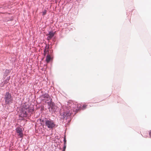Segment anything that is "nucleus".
<instances>
[{"label":"nucleus","instance_id":"nucleus-10","mask_svg":"<svg viewBox=\"0 0 151 151\" xmlns=\"http://www.w3.org/2000/svg\"><path fill=\"white\" fill-rule=\"evenodd\" d=\"M47 118H43L40 119V120L41 122V125H45V122L46 120H47Z\"/></svg>","mask_w":151,"mask_h":151},{"label":"nucleus","instance_id":"nucleus-20","mask_svg":"<svg viewBox=\"0 0 151 151\" xmlns=\"http://www.w3.org/2000/svg\"><path fill=\"white\" fill-rule=\"evenodd\" d=\"M8 82V81H6V80L4 81V83L5 84H7Z\"/></svg>","mask_w":151,"mask_h":151},{"label":"nucleus","instance_id":"nucleus-2","mask_svg":"<svg viewBox=\"0 0 151 151\" xmlns=\"http://www.w3.org/2000/svg\"><path fill=\"white\" fill-rule=\"evenodd\" d=\"M60 118L63 120L68 119V122H70L72 118L71 112L69 111H64L62 112H60Z\"/></svg>","mask_w":151,"mask_h":151},{"label":"nucleus","instance_id":"nucleus-21","mask_svg":"<svg viewBox=\"0 0 151 151\" xmlns=\"http://www.w3.org/2000/svg\"><path fill=\"white\" fill-rule=\"evenodd\" d=\"M62 151H65V150L63 149Z\"/></svg>","mask_w":151,"mask_h":151},{"label":"nucleus","instance_id":"nucleus-8","mask_svg":"<svg viewBox=\"0 0 151 151\" xmlns=\"http://www.w3.org/2000/svg\"><path fill=\"white\" fill-rule=\"evenodd\" d=\"M77 105L76 104H74V103L72 102L71 103L68 102V106L70 107V108L71 109V108L75 109V110L76 111V112H77L79 109L78 108L76 109V108L77 107Z\"/></svg>","mask_w":151,"mask_h":151},{"label":"nucleus","instance_id":"nucleus-22","mask_svg":"<svg viewBox=\"0 0 151 151\" xmlns=\"http://www.w3.org/2000/svg\"><path fill=\"white\" fill-rule=\"evenodd\" d=\"M70 109V108L68 109ZM68 111H70V110H68Z\"/></svg>","mask_w":151,"mask_h":151},{"label":"nucleus","instance_id":"nucleus-16","mask_svg":"<svg viewBox=\"0 0 151 151\" xmlns=\"http://www.w3.org/2000/svg\"><path fill=\"white\" fill-rule=\"evenodd\" d=\"M10 78V76L7 77V78L6 80V81H8L9 80Z\"/></svg>","mask_w":151,"mask_h":151},{"label":"nucleus","instance_id":"nucleus-3","mask_svg":"<svg viewBox=\"0 0 151 151\" xmlns=\"http://www.w3.org/2000/svg\"><path fill=\"white\" fill-rule=\"evenodd\" d=\"M4 99L6 104L10 105L13 101V98L11 93L6 92L4 96Z\"/></svg>","mask_w":151,"mask_h":151},{"label":"nucleus","instance_id":"nucleus-11","mask_svg":"<svg viewBox=\"0 0 151 151\" xmlns=\"http://www.w3.org/2000/svg\"><path fill=\"white\" fill-rule=\"evenodd\" d=\"M51 57L50 55H47L46 57V61L47 63H48L50 62L51 60Z\"/></svg>","mask_w":151,"mask_h":151},{"label":"nucleus","instance_id":"nucleus-7","mask_svg":"<svg viewBox=\"0 0 151 151\" xmlns=\"http://www.w3.org/2000/svg\"><path fill=\"white\" fill-rule=\"evenodd\" d=\"M16 132L18 134V136L20 138H22L23 137V131L22 128L19 127L15 129Z\"/></svg>","mask_w":151,"mask_h":151},{"label":"nucleus","instance_id":"nucleus-9","mask_svg":"<svg viewBox=\"0 0 151 151\" xmlns=\"http://www.w3.org/2000/svg\"><path fill=\"white\" fill-rule=\"evenodd\" d=\"M55 32H53V31H50L49 32V33L47 35H48L47 37V39L48 40H50L52 38V37L54 36Z\"/></svg>","mask_w":151,"mask_h":151},{"label":"nucleus","instance_id":"nucleus-15","mask_svg":"<svg viewBox=\"0 0 151 151\" xmlns=\"http://www.w3.org/2000/svg\"><path fill=\"white\" fill-rule=\"evenodd\" d=\"M46 47H47V46H46L45 47V48L44 49V53L45 55V54L46 53Z\"/></svg>","mask_w":151,"mask_h":151},{"label":"nucleus","instance_id":"nucleus-17","mask_svg":"<svg viewBox=\"0 0 151 151\" xmlns=\"http://www.w3.org/2000/svg\"><path fill=\"white\" fill-rule=\"evenodd\" d=\"M66 145H65V144H64V145L63 146V149L65 150L66 148Z\"/></svg>","mask_w":151,"mask_h":151},{"label":"nucleus","instance_id":"nucleus-5","mask_svg":"<svg viewBox=\"0 0 151 151\" xmlns=\"http://www.w3.org/2000/svg\"><path fill=\"white\" fill-rule=\"evenodd\" d=\"M50 100L49 102H47L48 105L49 106V110L50 111L51 110L52 112H54L55 111L54 104L52 102V99H51Z\"/></svg>","mask_w":151,"mask_h":151},{"label":"nucleus","instance_id":"nucleus-13","mask_svg":"<svg viewBox=\"0 0 151 151\" xmlns=\"http://www.w3.org/2000/svg\"><path fill=\"white\" fill-rule=\"evenodd\" d=\"M63 142L64 144H65V145H66V140L65 136L64 137L63 139Z\"/></svg>","mask_w":151,"mask_h":151},{"label":"nucleus","instance_id":"nucleus-19","mask_svg":"<svg viewBox=\"0 0 151 151\" xmlns=\"http://www.w3.org/2000/svg\"><path fill=\"white\" fill-rule=\"evenodd\" d=\"M149 135H150V137H151V130L149 132Z\"/></svg>","mask_w":151,"mask_h":151},{"label":"nucleus","instance_id":"nucleus-12","mask_svg":"<svg viewBox=\"0 0 151 151\" xmlns=\"http://www.w3.org/2000/svg\"><path fill=\"white\" fill-rule=\"evenodd\" d=\"M9 73V70H6L4 73V75L6 76Z\"/></svg>","mask_w":151,"mask_h":151},{"label":"nucleus","instance_id":"nucleus-18","mask_svg":"<svg viewBox=\"0 0 151 151\" xmlns=\"http://www.w3.org/2000/svg\"><path fill=\"white\" fill-rule=\"evenodd\" d=\"M87 106L86 105H83L82 106V107L83 108V109H85Z\"/></svg>","mask_w":151,"mask_h":151},{"label":"nucleus","instance_id":"nucleus-23","mask_svg":"<svg viewBox=\"0 0 151 151\" xmlns=\"http://www.w3.org/2000/svg\"><path fill=\"white\" fill-rule=\"evenodd\" d=\"M70 109V108L68 109ZM68 111H70V110H68Z\"/></svg>","mask_w":151,"mask_h":151},{"label":"nucleus","instance_id":"nucleus-6","mask_svg":"<svg viewBox=\"0 0 151 151\" xmlns=\"http://www.w3.org/2000/svg\"><path fill=\"white\" fill-rule=\"evenodd\" d=\"M40 97L42 100H46L48 101L50 100V97L49 94L45 93L40 96Z\"/></svg>","mask_w":151,"mask_h":151},{"label":"nucleus","instance_id":"nucleus-14","mask_svg":"<svg viewBox=\"0 0 151 151\" xmlns=\"http://www.w3.org/2000/svg\"><path fill=\"white\" fill-rule=\"evenodd\" d=\"M47 12V11L46 10H44L42 12V15L43 16L45 15L46 14Z\"/></svg>","mask_w":151,"mask_h":151},{"label":"nucleus","instance_id":"nucleus-4","mask_svg":"<svg viewBox=\"0 0 151 151\" xmlns=\"http://www.w3.org/2000/svg\"><path fill=\"white\" fill-rule=\"evenodd\" d=\"M45 126L48 128L52 129L55 127L56 124L54 120H52L50 118H47L45 122Z\"/></svg>","mask_w":151,"mask_h":151},{"label":"nucleus","instance_id":"nucleus-1","mask_svg":"<svg viewBox=\"0 0 151 151\" xmlns=\"http://www.w3.org/2000/svg\"><path fill=\"white\" fill-rule=\"evenodd\" d=\"M34 111L33 107L27 106L22 107L20 110L19 117L22 118L30 115Z\"/></svg>","mask_w":151,"mask_h":151}]
</instances>
